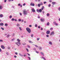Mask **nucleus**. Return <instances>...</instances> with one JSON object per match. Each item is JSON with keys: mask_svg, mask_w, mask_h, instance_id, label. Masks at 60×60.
I'll use <instances>...</instances> for the list:
<instances>
[{"mask_svg": "<svg viewBox=\"0 0 60 60\" xmlns=\"http://www.w3.org/2000/svg\"><path fill=\"white\" fill-rule=\"evenodd\" d=\"M29 42H30V43H33V42H32L31 41H29Z\"/></svg>", "mask_w": 60, "mask_h": 60, "instance_id": "nucleus-49", "label": "nucleus"}, {"mask_svg": "<svg viewBox=\"0 0 60 60\" xmlns=\"http://www.w3.org/2000/svg\"><path fill=\"white\" fill-rule=\"evenodd\" d=\"M33 45L34 46H35L36 47H37V48H38V46L37 45L34 44H33Z\"/></svg>", "mask_w": 60, "mask_h": 60, "instance_id": "nucleus-22", "label": "nucleus"}, {"mask_svg": "<svg viewBox=\"0 0 60 60\" xmlns=\"http://www.w3.org/2000/svg\"><path fill=\"white\" fill-rule=\"evenodd\" d=\"M49 1L50 3H51V2H52V0H49Z\"/></svg>", "mask_w": 60, "mask_h": 60, "instance_id": "nucleus-63", "label": "nucleus"}, {"mask_svg": "<svg viewBox=\"0 0 60 60\" xmlns=\"http://www.w3.org/2000/svg\"><path fill=\"white\" fill-rule=\"evenodd\" d=\"M46 15L47 16V17H49V13H47L46 14Z\"/></svg>", "mask_w": 60, "mask_h": 60, "instance_id": "nucleus-24", "label": "nucleus"}, {"mask_svg": "<svg viewBox=\"0 0 60 60\" xmlns=\"http://www.w3.org/2000/svg\"><path fill=\"white\" fill-rule=\"evenodd\" d=\"M16 26H20L19 24L18 23L17 24Z\"/></svg>", "mask_w": 60, "mask_h": 60, "instance_id": "nucleus-32", "label": "nucleus"}, {"mask_svg": "<svg viewBox=\"0 0 60 60\" xmlns=\"http://www.w3.org/2000/svg\"><path fill=\"white\" fill-rule=\"evenodd\" d=\"M27 54L29 56H30V54L29 53H27Z\"/></svg>", "mask_w": 60, "mask_h": 60, "instance_id": "nucleus-57", "label": "nucleus"}, {"mask_svg": "<svg viewBox=\"0 0 60 60\" xmlns=\"http://www.w3.org/2000/svg\"><path fill=\"white\" fill-rule=\"evenodd\" d=\"M29 27H32V25H29Z\"/></svg>", "mask_w": 60, "mask_h": 60, "instance_id": "nucleus-62", "label": "nucleus"}, {"mask_svg": "<svg viewBox=\"0 0 60 60\" xmlns=\"http://www.w3.org/2000/svg\"><path fill=\"white\" fill-rule=\"evenodd\" d=\"M35 26L36 27H37L38 26L37 25V24H36L35 25Z\"/></svg>", "mask_w": 60, "mask_h": 60, "instance_id": "nucleus-27", "label": "nucleus"}, {"mask_svg": "<svg viewBox=\"0 0 60 60\" xmlns=\"http://www.w3.org/2000/svg\"><path fill=\"white\" fill-rule=\"evenodd\" d=\"M26 29L28 33H30L31 32V30L30 28L27 27L26 28Z\"/></svg>", "mask_w": 60, "mask_h": 60, "instance_id": "nucleus-1", "label": "nucleus"}, {"mask_svg": "<svg viewBox=\"0 0 60 60\" xmlns=\"http://www.w3.org/2000/svg\"><path fill=\"white\" fill-rule=\"evenodd\" d=\"M15 44L18 45V46H19V45H21V43L20 42H16L15 43Z\"/></svg>", "mask_w": 60, "mask_h": 60, "instance_id": "nucleus-3", "label": "nucleus"}, {"mask_svg": "<svg viewBox=\"0 0 60 60\" xmlns=\"http://www.w3.org/2000/svg\"><path fill=\"white\" fill-rule=\"evenodd\" d=\"M19 29L20 31H21L22 30V29L21 28V27H19Z\"/></svg>", "mask_w": 60, "mask_h": 60, "instance_id": "nucleus-20", "label": "nucleus"}, {"mask_svg": "<svg viewBox=\"0 0 60 60\" xmlns=\"http://www.w3.org/2000/svg\"><path fill=\"white\" fill-rule=\"evenodd\" d=\"M12 16L10 15L9 16V18H10V19H11V18H12Z\"/></svg>", "mask_w": 60, "mask_h": 60, "instance_id": "nucleus-40", "label": "nucleus"}, {"mask_svg": "<svg viewBox=\"0 0 60 60\" xmlns=\"http://www.w3.org/2000/svg\"><path fill=\"white\" fill-rule=\"evenodd\" d=\"M26 43H22V45H26Z\"/></svg>", "mask_w": 60, "mask_h": 60, "instance_id": "nucleus-36", "label": "nucleus"}, {"mask_svg": "<svg viewBox=\"0 0 60 60\" xmlns=\"http://www.w3.org/2000/svg\"><path fill=\"white\" fill-rule=\"evenodd\" d=\"M40 20L41 22H43L45 21V20H44V18H41L40 19Z\"/></svg>", "mask_w": 60, "mask_h": 60, "instance_id": "nucleus-4", "label": "nucleus"}, {"mask_svg": "<svg viewBox=\"0 0 60 60\" xmlns=\"http://www.w3.org/2000/svg\"><path fill=\"white\" fill-rule=\"evenodd\" d=\"M3 9V6L2 5H0V10H2Z\"/></svg>", "mask_w": 60, "mask_h": 60, "instance_id": "nucleus-11", "label": "nucleus"}, {"mask_svg": "<svg viewBox=\"0 0 60 60\" xmlns=\"http://www.w3.org/2000/svg\"><path fill=\"white\" fill-rule=\"evenodd\" d=\"M3 17V15L2 14L0 15V18H2Z\"/></svg>", "mask_w": 60, "mask_h": 60, "instance_id": "nucleus-19", "label": "nucleus"}, {"mask_svg": "<svg viewBox=\"0 0 60 60\" xmlns=\"http://www.w3.org/2000/svg\"><path fill=\"white\" fill-rule=\"evenodd\" d=\"M42 34L43 35H44L45 34V33L44 32H42Z\"/></svg>", "mask_w": 60, "mask_h": 60, "instance_id": "nucleus-30", "label": "nucleus"}, {"mask_svg": "<svg viewBox=\"0 0 60 60\" xmlns=\"http://www.w3.org/2000/svg\"><path fill=\"white\" fill-rule=\"evenodd\" d=\"M40 38H37V41H39V40H40Z\"/></svg>", "mask_w": 60, "mask_h": 60, "instance_id": "nucleus-45", "label": "nucleus"}, {"mask_svg": "<svg viewBox=\"0 0 60 60\" xmlns=\"http://www.w3.org/2000/svg\"><path fill=\"white\" fill-rule=\"evenodd\" d=\"M25 5H26V3H24V4H23L22 5L23 6H25Z\"/></svg>", "mask_w": 60, "mask_h": 60, "instance_id": "nucleus-47", "label": "nucleus"}, {"mask_svg": "<svg viewBox=\"0 0 60 60\" xmlns=\"http://www.w3.org/2000/svg\"><path fill=\"white\" fill-rule=\"evenodd\" d=\"M15 54L16 55H17L18 54V52H15Z\"/></svg>", "mask_w": 60, "mask_h": 60, "instance_id": "nucleus-58", "label": "nucleus"}, {"mask_svg": "<svg viewBox=\"0 0 60 60\" xmlns=\"http://www.w3.org/2000/svg\"><path fill=\"white\" fill-rule=\"evenodd\" d=\"M40 5H43V3L42 2H41L40 3Z\"/></svg>", "mask_w": 60, "mask_h": 60, "instance_id": "nucleus-25", "label": "nucleus"}, {"mask_svg": "<svg viewBox=\"0 0 60 60\" xmlns=\"http://www.w3.org/2000/svg\"><path fill=\"white\" fill-rule=\"evenodd\" d=\"M49 33H50V31H49V30L48 31L46 32V33L47 34H49Z\"/></svg>", "mask_w": 60, "mask_h": 60, "instance_id": "nucleus-9", "label": "nucleus"}, {"mask_svg": "<svg viewBox=\"0 0 60 60\" xmlns=\"http://www.w3.org/2000/svg\"><path fill=\"white\" fill-rule=\"evenodd\" d=\"M58 10L59 11H60V7H59L58 8Z\"/></svg>", "mask_w": 60, "mask_h": 60, "instance_id": "nucleus-60", "label": "nucleus"}, {"mask_svg": "<svg viewBox=\"0 0 60 60\" xmlns=\"http://www.w3.org/2000/svg\"><path fill=\"white\" fill-rule=\"evenodd\" d=\"M53 28H50V30H53Z\"/></svg>", "mask_w": 60, "mask_h": 60, "instance_id": "nucleus-48", "label": "nucleus"}, {"mask_svg": "<svg viewBox=\"0 0 60 60\" xmlns=\"http://www.w3.org/2000/svg\"><path fill=\"white\" fill-rule=\"evenodd\" d=\"M31 37H33V34H31Z\"/></svg>", "mask_w": 60, "mask_h": 60, "instance_id": "nucleus-64", "label": "nucleus"}, {"mask_svg": "<svg viewBox=\"0 0 60 60\" xmlns=\"http://www.w3.org/2000/svg\"><path fill=\"white\" fill-rule=\"evenodd\" d=\"M47 26H49V22H47Z\"/></svg>", "mask_w": 60, "mask_h": 60, "instance_id": "nucleus-21", "label": "nucleus"}, {"mask_svg": "<svg viewBox=\"0 0 60 60\" xmlns=\"http://www.w3.org/2000/svg\"><path fill=\"white\" fill-rule=\"evenodd\" d=\"M53 23L54 25L56 24V22H53Z\"/></svg>", "mask_w": 60, "mask_h": 60, "instance_id": "nucleus-38", "label": "nucleus"}, {"mask_svg": "<svg viewBox=\"0 0 60 60\" xmlns=\"http://www.w3.org/2000/svg\"><path fill=\"white\" fill-rule=\"evenodd\" d=\"M19 55L20 56L22 57V56H23V55H22V54H21L20 53H19Z\"/></svg>", "mask_w": 60, "mask_h": 60, "instance_id": "nucleus-14", "label": "nucleus"}, {"mask_svg": "<svg viewBox=\"0 0 60 60\" xmlns=\"http://www.w3.org/2000/svg\"><path fill=\"white\" fill-rule=\"evenodd\" d=\"M38 28H39V29H40V28H41V26H38Z\"/></svg>", "mask_w": 60, "mask_h": 60, "instance_id": "nucleus-46", "label": "nucleus"}, {"mask_svg": "<svg viewBox=\"0 0 60 60\" xmlns=\"http://www.w3.org/2000/svg\"><path fill=\"white\" fill-rule=\"evenodd\" d=\"M21 19H19L18 20V21H19V22H20L21 21Z\"/></svg>", "mask_w": 60, "mask_h": 60, "instance_id": "nucleus-37", "label": "nucleus"}, {"mask_svg": "<svg viewBox=\"0 0 60 60\" xmlns=\"http://www.w3.org/2000/svg\"><path fill=\"white\" fill-rule=\"evenodd\" d=\"M38 7H40L41 6V5L40 4H38Z\"/></svg>", "mask_w": 60, "mask_h": 60, "instance_id": "nucleus-29", "label": "nucleus"}, {"mask_svg": "<svg viewBox=\"0 0 60 60\" xmlns=\"http://www.w3.org/2000/svg\"><path fill=\"white\" fill-rule=\"evenodd\" d=\"M31 11H32L33 12H35V9H34V8H32Z\"/></svg>", "mask_w": 60, "mask_h": 60, "instance_id": "nucleus-8", "label": "nucleus"}, {"mask_svg": "<svg viewBox=\"0 0 60 60\" xmlns=\"http://www.w3.org/2000/svg\"><path fill=\"white\" fill-rule=\"evenodd\" d=\"M10 36V35H8L7 36V38H8Z\"/></svg>", "mask_w": 60, "mask_h": 60, "instance_id": "nucleus-43", "label": "nucleus"}, {"mask_svg": "<svg viewBox=\"0 0 60 60\" xmlns=\"http://www.w3.org/2000/svg\"><path fill=\"white\" fill-rule=\"evenodd\" d=\"M26 50H27V52H29V50H28V49H27V48H26Z\"/></svg>", "mask_w": 60, "mask_h": 60, "instance_id": "nucleus-51", "label": "nucleus"}, {"mask_svg": "<svg viewBox=\"0 0 60 60\" xmlns=\"http://www.w3.org/2000/svg\"><path fill=\"white\" fill-rule=\"evenodd\" d=\"M23 12L24 15L25 16L27 14V11L26 10H23Z\"/></svg>", "mask_w": 60, "mask_h": 60, "instance_id": "nucleus-2", "label": "nucleus"}, {"mask_svg": "<svg viewBox=\"0 0 60 60\" xmlns=\"http://www.w3.org/2000/svg\"><path fill=\"white\" fill-rule=\"evenodd\" d=\"M4 25V24L3 23H0V26H3Z\"/></svg>", "mask_w": 60, "mask_h": 60, "instance_id": "nucleus-10", "label": "nucleus"}, {"mask_svg": "<svg viewBox=\"0 0 60 60\" xmlns=\"http://www.w3.org/2000/svg\"><path fill=\"white\" fill-rule=\"evenodd\" d=\"M40 53L41 54V55H42L43 56H44V54L42 52H41Z\"/></svg>", "mask_w": 60, "mask_h": 60, "instance_id": "nucleus-13", "label": "nucleus"}, {"mask_svg": "<svg viewBox=\"0 0 60 60\" xmlns=\"http://www.w3.org/2000/svg\"><path fill=\"white\" fill-rule=\"evenodd\" d=\"M0 42H3V40H0Z\"/></svg>", "mask_w": 60, "mask_h": 60, "instance_id": "nucleus-39", "label": "nucleus"}, {"mask_svg": "<svg viewBox=\"0 0 60 60\" xmlns=\"http://www.w3.org/2000/svg\"><path fill=\"white\" fill-rule=\"evenodd\" d=\"M38 18L39 19H40V16H39V15H38Z\"/></svg>", "mask_w": 60, "mask_h": 60, "instance_id": "nucleus-59", "label": "nucleus"}, {"mask_svg": "<svg viewBox=\"0 0 60 60\" xmlns=\"http://www.w3.org/2000/svg\"><path fill=\"white\" fill-rule=\"evenodd\" d=\"M21 4H18V5L19 6Z\"/></svg>", "mask_w": 60, "mask_h": 60, "instance_id": "nucleus-53", "label": "nucleus"}, {"mask_svg": "<svg viewBox=\"0 0 60 60\" xmlns=\"http://www.w3.org/2000/svg\"><path fill=\"white\" fill-rule=\"evenodd\" d=\"M49 44L50 45H52V43L51 41H50L49 42Z\"/></svg>", "mask_w": 60, "mask_h": 60, "instance_id": "nucleus-12", "label": "nucleus"}, {"mask_svg": "<svg viewBox=\"0 0 60 60\" xmlns=\"http://www.w3.org/2000/svg\"><path fill=\"white\" fill-rule=\"evenodd\" d=\"M17 41H18V42H20V40H19V39H18L17 40Z\"/></svg>", "mask_w": 60, "mask_h": 60, "instance_id": "nucleus-18", "label": "nucleus"}, {"mask_svg": "<svg viewBox=\"0 0 60 60\" xmlns=\"http://www.w3.org/2000/svg\"><path fill=\"white\" fill-rule=\"evenodd\" d=\"M27 47L28 48H30V46L29 45H27Z\"/></svg>", "mask_w": 60, "mask_h": 60, "instance_id": "nucleus-31", "label": "nucleus"}, {"mask_svg": "<svg viewBox=\"0 0 60 60\" xmlns=\"http://www.w3.org/2000/svg\"><path fill=\"white\" fill-rule=\"evenodd\" d=\"M34 3H33L32 2H31L30 4V6H34Z\"/></svg>", "mask_w": 60, "mask_h": 60, "instance_id": "nucleus-5", "label": "nucleus"}, {"mask_svg": "<svg viewBox=\"0 0 60 60\" xmlns=\"http://www.w3.org/2000/svg\"><path fill=\"white\" fill-rule=\"evenodd\" d=\"M8 49H11V48H10V47H8Z\"/></svg>", "mask_w": 60, "mask_h": 60, "instance_id": "nucleus-35", "label": "nucleus"}, {"mask_svg": "<svg viewBox=\"0 0 60 60\" xmlns=\"http://www.w3.org/2000/svg\"><path fill=\"white\" fill-rule=\"evenodd\" d=\"M37 11L38 12H39V9H37Z\"/></svg>", "mask_w": 60, "mask_h": 60, "instance_id": "nucleus-41", "label": "nucleus"}, {"mask_svg": "<svg viewBox=\"0 0 60 60\" xmlns=\"http://www.w3.org/2000/svg\"><path fill=\"white\" fill-rule=\"evenodd\" d=\"M44 6H43L42 7L41 9L42 10H43V9H44Z\"/></svg>", "mask_w": 60, "mask_h": 60, "instance_id": "nucleus-23", "label": "nucleus"}, {"mask_svg": "<svg viewBox=\"0 0 60 60\" xmlns=\"http://www.w3.org/2000/svg\"><path fill=\"white\" fill-rule=\"evenodd\" d=\"M1 48L2 49H5V47H4V46L3 45H2L1 46Z\"/></svg>", "mask_w": 60, "mask_h": 60, "instance_id": "nucleus-6", "label": "nucleus"}, {"mask_svg": "<svg viewBox=\"0 0 60 60\" xmlns=\"http://www.w3.org/2000/svg\"><path fill=\"white\" fill-rule=\"evenodd\" d=\"M55 25H56V26H58V24L57 23H56L55 24Z\"/></svg>", "mask_w": 60, "mask_h": 60, "instance_id": "nucleus-56", "label": "nucleus"}, {"mask_svg": "<svg viewBox=\"0 0 60 60\" xmlns=\"http://www.w3.org/2000/svg\"><path fill=\"white\" fill-rule=\"evenodd\" d=\"M33 49L34 50H36V49L35 48H33Z\"/></svg>", "mask_w": 60, "mask_h": 60, "instance_id": "nucleus-61", "label": "nucleus"}, {"mask_svg": "<svg viewBox=\"0 0 60 60\" xmlns=\"http://www.w3.org/2000/svg\"><path fill=\"white\" fill-rule=\"evenodd\" d=\"M35 52H36V53H37V54H38V53H39V52L36 51H35Z\"/></svg>", "mask_w": 60, "mask_h": 60, "instance_id": "nucleus-42", "label": "nucleus"}, {"mask_svg": "<svg viewBox=\"0 0 60 60\" xmlns=\"http://www.w3.org/2000/svg\"><path fill=\"white\" fill-rule=\"evenodd\" d=\"M39 50H41V49H42V48H41V47H39Z\"/></svg>", "mask_w": 60, "mask_h": 60, "instance_id": "nucleus-33", "label": "nucleus"}, {"mask_svg": "<svg viewBox=\"0 0 60 60\" xmlns=\"http://www.w3.org/2000/svg\"><path fill=\"white\" fill-rule=\"evenodd\" d=\"M41 58H42V59H43L44 60H46L45 59V58L43 56H42Z\"/></svg>", "mask_w": 60, "mask_h": 60, "instance_id": "nucleus-16", "label": "nucleus"}, {"mask_svg": "<svg viewBox=\"0 0 60 60\" xmlns=\"http://www.w3.org/2000/svg\"><path fill=\"white\" fill-rule=\"evenodd\" d=\"M14 20H15V19L13 18H12L11 19L12 21H14Z\"/></svg>", "mask_w": 60, "mask_h": 60, "instance_id": "nucleus-28", "label": "nucleus"}, {"mask_svg": "<svg viewBox=\"0 0 60 60\" xmlns=\"http://www.w3.org/2000/svg\"><path fill=\"white\" fill-rule=\"evenodd\" d=\"M54 34H55V33H54V31H52L50 34V35H54Z\"/></svg>", "mask_w": 60, "mask_h": 60, "instance_id": "nucleus-7", "label": "nucleus"}, {"mask_svg": "<svg viewBox=\"0 0 60 60\" xmlns=\"http://www.w3.org/2000/svg\"><path fill=\"white\" fill-rule=\"evenodd\" d=\"M46 36L47 37H49V35H46Z\"/></svg>", "mask_w": 60, "mask_h": 60, "instance_id": "nucleus-50", "label": "nucleus"}, {"mask_svg": "<svg viewBox=\"0 0 60 60\" xmlns=\"http://www.w3.org/2000/svg\"><path fill=\"white\" fill-rule=\"evenodd\" d=\"M6 54H7V55L8 56V55H9V53L8 52H6Z\"/></svg>", "mask_w": 60, "mask_h": 60, "instance_id": "nucleus-55", "label": "nucleus"}, {"mask_svg": "<svg viewBox=\"0 0 60 60\" xmlns=\"http://www.w3.org/2000/svg\"><path fill=\"white\" fill-rule=\"evenodd\" d=\"M15 40V39L14 38L13 39H12L11 40V41H13Z\"/></svg>", "mask_w": 60, "mask_h": 60, "instance_id": "nucleus-54", "label": "nucleus"}, {"mask_svg": "<svg viewBox=\"0 0 60 60\" xmlns=\"http://www.w3.org/2000/svg\"><path fill=\"white\" fill-rule=\"evenodd\" d=\"M1 28L2 30H4V28H2V27H1Z\"/></svg>", "mask_w": 60, "mask_h": 60, "instance_id": "nucleus-34", "label": "nucleus"}, {"mask_svg": "<svg viewBox=\"0 0 60 60\" xmlns=\"http://www.w3.org/2000/svg\"><path fill=\"white\" fill-rule=\"evenodd\" d=\"M52 4H56V2H52Z\"/></svg>", "mask_w": 60, "mask_h": 60, "instance_id": "nucleus-17", "label": "nucleus"}, {"mask_svg": "<svg viewBox=\"0 0 60 60\" xmlns=\"http://www.w3.org/2000/svg\"><path fill=\"white\" fill-rule=\"evenodd\" d=\"M47 3V2L46 1H45L44 2V4H46Z\"/></svg>", "mask_w": 60, "mask_h": 60, "instance_id": "nucleus-52", "label": "nucleus"}, {"mask_svg": "<svg viewBox=\"0 0 60 60\" xmlns=\"http://www.w3.org/2000/svg\"><path fill=\"white\" fill-rule=\"evenodd\" d=\"M42 10L41 9H40L39 10V12H42Z\"/></svg>", "mask_w": 60, "mask_h": 60, "instance_id": "nucleus-15", "label": "nucleus"}, {"mask_svg": "<svg viewBox=\"0 0 60 60\" xmlns=\"http://www.w3.org/2000/svg\"><path fill=\"white\" fill-rule=\"evenodd\" d=\"M4 25L6 26H8V24L7 23H5V24Z\"/></svg>", "mask_w": 60, "mask_h": 60, "instance_id": "nucleus-26", "label": "nucleus"}, {"mask_svg": "<svg viewBox=\"0 0 60 60\" xmlns=\"http://www.w3.org/2000/svg\"><path fill=\"white\" fill-rule=\"evenodd\" d=\"M50 6H51V4H49L48 5V7H50Z\"/></svg>", "mask_w": 60, "mask_h": 60, "instance_id": "nucleus-44", "label": "nucleus"}]
</instances>
